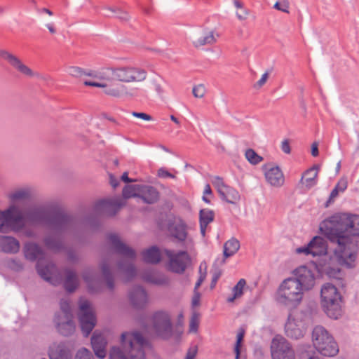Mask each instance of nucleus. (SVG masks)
<instances>
[{"label":"nucleus","instance_id":"f257e3e1","mask_svg":"<svg viewBox=\"0 0 359 359\" xmlns=\"http://www.w3.org/2000/svg\"><path fill=\"white\" fill-rule=\"evenodd\" d=\"M320 230L336 246L333 255L319 263L320 270L330 278H337L339 266L352 268L359 249V215L340 213L320 224Z\"/></svg>","mask_w":359,"mask_h":359},{"label":"nucleus","instance_id":"f03ea898","mask_svg":"<svg viewBox=\"0 0 359 359\" xmlns=\"http://www.w3.org/2000/svg\"><path fill=\"white\" fill-rule=\"evenodd\" d=\"M50 205L34 206L23 214L24 226L25 222L31 224H44L54 232L62 234L74 231L78 221L75 216L62 211L50 212Z\"/></svg>","mask_w":359,"mask_h":359},{"label":"nucleus","instance_id":"7ed1b4c3","mask_svg":"<svg viewBox=\"0 0 359 359\" xmlns=\"http://www.w3.org/2000/svg\"><path fill=\"white\" fill-rule=\"evenodd\" d=\"M107 81L111 85H118L121 88L118 95L113 97H133L135 93L124 83L140 84L144 82L148 76L147 72L141 67L135 66H107Z\"/></svg>","mask_w":359,"mask_h":359},{"label":"nucleus","instance_id":"20e7f679","mask_svg":"<svg viewBox=\"0 0 359 359\" xmlns=\"http://www.w3.org/2000/svg\"><path fill=\"white\" fill-rule=\"evenodd\" d=\"M122 348L114 346L109 352L110 359H128L126 355L131 359H144V348L149 346L147 339L139 332H126L121 336Z\"/></svg>","mask_w":359,"mask_h":359},{"label":"nucleus","instance_id":"39448f33","mask_svg":"<svg viewBox=\"0 0 359 359\" xmlns=\"http://www.w3.org/2000/svg\"><path fill=\"white\" fill-rule=\"evenodd\" d=\"M107 238L114 251L123 257L118 263V270L124 274L126 282L130 280L136 275V269L133 263L136 257L135 250L123 243L116 234H109Z\"/></svg>","mask_w":359,"mask_h":359},{"label":"nucleus","instance_id":"423d86ee","mask_svg":"<svg viewBox=\"0 0 359 359\" xmlns=\"http://www.w3.org/2000/svg\"><path fill=\"white\" fill-rule=\"evenodd\" d=\"M24 253L25 257L30 261L38 259L36 266L41 278L53 285L58 283V280L53 278V274L56 270L55 265L51 262L45 263L44 252L38 244L32 242L27 243L24 246Z\"/></svg>","mask_w":359,"mask_h":359},{"label":"nucleus","instance_id":"0eeeda50","mask_svg":"<svg viewBox=\"0 0 359 359\" xmlns=\"http://www.w3.org/2000/svg\"><path fill=\"white\" fill-rule=\"evenodd\" d=\"M342 297L338 289L329 283L322 285L320 290V305L326 315L338 319L342 314Z\"/></svg>","mask_w":359,"mask_h":359},{"label":"nucleus","instance_id":"6e6552de","mask_svg":"<svg viewBox=\"0 0 359 359\" xmlns=\"http://www.w3.org/2000/svg\"><path fill=\"white\" fill-rule=\"evenodd\" d=\"M297 285L291 278L285 279L276 292V302L285 307L296 309L301 304L304 294Z\"/></svg>","mask_w":359,"mask_h":359},{"label":"nucleus","instance_id":"1a4fd4ad","mask_svg":"<svg viewBox=\"0 0 359 359\" xmlns=\"http://www.w3.org/2000/svg\"><path fill=\"white\" fill-rule=\"evenodd\" d=\"M313 346L319 353L334 357L339 353V346L333 337L321 325L316 326L312 332Z\"/></svg>","mask_w":359,"mask_h":359},{"label":"nucleus","instance_id":"9d476101","mask_svg":"<svg viewBox=\"0 0 359 359\" xmlns=\"http://www.w3.org/2000/svg\"><path fill=\"white\" fill-rule=\"evenodd\" d=\"M150 324L158 337L168 340L172 336L173 325L168 311L159 310L153 313L150 317Z\"/></svg>","mask_w":359,"mask_h":359},{"label":"nucleus","instance_id":"9b49d317","mask_svg":"<svg viewBox=\"0 0 359 359\" xmlns=\"http://www.w3.org/2000/svg\"><path fill=\"white\" fill-rule=\"evenodd\" d=\"M24 228V217L21 210L12 205L7 210L0 211V231L7 233L9 230L20 231Z\"/></svg>","mask_w":359,"mask_h":359},{"label":"nucleus","instance_id":"f8f14e48","mask_svg":"<svg viewBox=\"0 0 359 359\" xmlns=\"http://www.w3.org/2000/svg\"><path fill=\"white\" fill-rule=\"evenodd\" d=\"M78 318L81 332L87 337L97 323V319L93 308L89 301L80 299L79 302Z\"/></svg>","mask_w":359,"mask_h":359},{"label":"nucleus","instance_id":"ddd939ff","mask_svg":"<svg viewBox=\"0 0 359 359\" xmlns=\"http://www.w3.org/2000/svg\"><path fill=\"white\" fill-rule=\"evenodd\" d=\"M306 327L302 319L301 313L297 311L290 312L285 325V333L287 337L299 339L304 337Z\"/></svg>","mask_w":359,"mask_h":359},{"label":"nucleus","instance_id":"4468645a","mask_svg":"<svg viewBox=\"0 0 359 359\" xmlns=\"http://www.w3.org/2000/svg\"><path fill=\"white\" fill-rule=\"evenodd\" d=\"M271 352L273 359H295L294 352L290 343L280 335L272 339Z\"/></svg>","mask_w":359,"mask_h":359},{"label":"nucleus","instance_id":"2eb2a0df","mask_svg":"<svg viewBox=\"0 0 359 359\" xmlns=\"http://www.w3.org/2000/svg\"><path fill=\"white\" fill-rule=\"evenodd\" d=\"M304 292L311 290L315 285V276L313 271L306 266H300L293 271L290 277Z\"/></svg>","mask_w":359,"mask_h":359},{"label":"nucleus","instance_id":"dca6fc26","mask_svg":"<svg viewBox=\"0 0 359 359\" xmlns=\"http://www.w3.org/2000/svg\"><path fill=\"white\" fill-rule=\"evenodd\" d=\"M164 252L169 258V270L179 274L184 273L190 262V257L187 252L181 251L175 254L170 250H165Z\"/></svg>","mask_w":359,"mask_h":359},{"label":"nucleus","instance_id":"f3484780","mask_svg":"<svg viewBox=\"0 0 359 359\" xmlns=\"http://www.w3.org/2000/svg\"><path fill=\"white\" fill-rule=\"evenodd\" d=\"M124 205L125 203L122 199H104L96 202L93 209L97 215L113 217Z\"/></svg>","mask_w":359,"mask_h":359},{"label":"nucleus","instance_id":"a211bd4d","mask_svg":"<svg viewBox=\"0 0 359 359\" xmlns=\"http://www.w3.org/2000/svg\"><path fill=\"white\" fill-rule=\"evenodd\" d=\"M0 56L20 74L29 77H36L37 79H43V76L41 74L33 72L15 55L6 50H0Z\"/></svg>","mask_w":359,"mask_h":359},{"label":"nucleus","instance_id":"6ab92c4d","mask_svg":"<svg viewBox=\"0 0 359 359\" xmlns=\"http://www.w3.org/2000/svg\"><path fill=\"white\" fill-rule=\"evenodd\" d=\"M296 252L299 254L311 255L313 257L326 255L327 252V241L321 236H314L306 246L298 248Z\"/></svg>","mask_w":359,"mask_h":359},{"label":"nucleus","instance_id":"aec40b11","mask_svg":"<svg viewBox=\"0 0 359 359\" xmlns=\"http://www.w3.org/2000/svg\"><path fill=\"white\" fill-rule=\"evenodd\" d=\"M262 169L264 172L265 179L271 186L280 188L284 185L285 177L278 165H264Z\"/></svg>","mask_w":359,"mask_h":359},{"label":"nucleus","instance_id":"412c9836","mask_svg":"<svg viewBox=\"0 0 359 359\" xmlns=\"http://www.w3.org/2000/svg\"><path fill=\"white\" fill-rule=\"evenodd\" d=\"M49 359H72L73 351L68 344L64 341H55L48 349Z\"/></svg>","mask_w":359,"mask_h":359},{"label":"nucleus","instance_id":"4be33fe9","mask_svg":"<svg viewBox=\"0 0 359 359\" xmlns=\"http://www.w3.org/2000/svg\"><path fill=\"white\" fill-rule=\"evenodd\" d=\"M191 43L195 48L212 45L217 41L213 31L200 29L194 32L191 36Z\"/></svg>","mask_w":359,"mask_h":359},{"label":"nucleus","instance_id":"5701e85b","mask_svg":"<svg viewBox=\"0 0 359 359\" xmlns=\"http://www.w3.org/2000/svg\"><path fill=\"white\" fill-rule=\"evenodd\" d=\"M53 322L57 331L64 337H69L75 332L76 325L73 317L62 318L55 316Z\"/></svg>","mask_w":359,"mask_h":359},{"label":"nucleus","instance_id":"b1692460","mask_svg":"<svg viewBox=\"0 0 359 359\" xmlns=\"http://www.w3.org/2000/svg\"><path fill=\"white\" fill-rule=\"evenodd\" d=\"M91 345L96 356L100 359L105 358L107 341L104 336L95 330L91 337Z\"/></svg>","mask_w":359,"mask_h":359},{"label":"nucleus","instance_id":"393cba45","mask_svg":"<svg viewBox=\"0 0 359 359\" xmlns=\"http://www.w3.org/2000/svg\"><path fill=\"white\" fill-rule=\"evenodd\" d=\"M137 197L142 199L145 203L153 204L158 201L159 192L152 186L140 185Z\"/></svg>","mask_w":359,"mask_h":359},{"label":"nucleus","instance_id":"a878e982","mask_svg":"<svg viewBox=\"0 0 359 359\" xmlns=\"http://www.w3.org/2000/svg\"><path fill=\"white\" fill-rule=\"evenodd\" d=\"M129 298L133 306L137 309L143 308L147 302L146 291L141 286H135L130 292Z\"/></svg>","mask_w":359,"mask_h":359},{"label":"nucleus","instance_id":"bb28decb","mask_svg":"<svg viewBox=\"0 0 359 359\" xmlns=\"http://www.w3.org/2000/svg\"><path fill=\"white\" fill-rule=\"evenodd\" d=\"M100 82H95V81H84V85L87 86H93L101 88L102 89L103 93L110 97H113V95H118L120 89L121 87L118 85H111L109 81L107 80H100Z\"/></svg>","mask_w":359,"mask_h":359},{"label":"nucleus","instance_id":"cd10ccee","mask_svg":"<svg viewBox=\"0 0 359 359\" xmlns=\"http://www.w3.org/2000/svg\"><path fill=\"white\" fill-rule=\"evenodd\" d=\"M171 236L180 241H184L187 237V225L181 219L175 220L169 226Z\"/></svg>","mask_w":359,"mask_h":359},{"label":"nucleus","instance_id":"c85d7f7f","mask_svg":"<svg viewBox=\"0 0 359 359\" xmlns=\"http://www.w3.org/2000/svg\"><path fill=\"white\" fill-rule=\"evenodd\" d=\"M82 277L87 283L90 292L96 293L101 291L100 283L97 280L96 273L93 269H86L83 272Z\"/></svg>","mask_w":359,"mask_h":359},{"label":"nucleus","instance_id":"c756f323","mask_svg":"<svg viewBox=\"0 0 359 359\" xmlns=\"http://www.w3.org/2000/svg\"><path fill=\"white\" fill-rule=\"evenodd\" d=\"M32 191L29 187L18 188L9 194L8 198L13 203L29 200L32 196Z\"/></svg>","mask_w":359,"mask_h":359},{"label":"nucleus","instance_id":"7c9ffc66","mask_svg":"<svg viewBox=\"0 0 359 359\" xmlns=\"http://www.w3.org/2000/svg\"><path fill=\"white\" fill-rule=\"evenodd\" d=\"M2 250L8 253H16L20 250V243L17 239L11 236H2L0 239Z\"/></svg>","mask_w":359,"mask_h":359},{"label":"nucleus","instance_id":"2f4dec72","mask_svg":"<svg viewBox=\"0 0 359 359\" xmlns=\"http://www.w3.org/2000/svg\"><path fill=\"white\" fill-rule=\"evenodd\" d=\"M109 264L110 261L109 259H104L100 264V269L107 289L113 291L114 289V278L110 270Z\"/></svg>","mask_w":359,"mask_h":359},{"label":"nucleus","instance_id":"473e14b6","mask_svg":"<svg viewBox=\"0 0 359 359\" xmlns=\"http://www.w3.org/2000/svg\"><path fill=\"white\" fill-rule=\"evenodd\" d=\"M319 168V165H314L312 168L304 172L300 182H302L304 180L306 188L310 189L316 184V179L318 176Z\"/></svg>","mask_w":359,"mask_h":359},{"label":"nucleus","instance_id":"72a5a7b5","mask_svg":"<svg viewBox=\"0 0 359 359\" xmlns=\"http://www.w3.org/2000/svg\"><path fill=\"white\" fill-rule=\"evenodd\" d=\"M66 278L64 281V287L68 292H73L79 285V278L75 271L66 269Z\"/></svg>","mask_w":359,"mask_h":359},{"label":"nucleus","instance_id":"f704fd0d","mask_svg":"<svg viewBox=\"0 0 359 359\" xmlns=\"http://www.w3.org/2000/svg\"><path fill=\"white\" fill-rule=\"evenodd\" d=\"M143 259L145 262L156 264L161 261V253L156 246H151L142 252Z\"/></svg>","mask_w":359,"mask_h":359},{"label":"nucleus","instance_id":"c9c22d12","mask_svg":"<svg viewBox=\"0 0 359 359\" xmlns=\"http://www.w3.org/2000/svg\"><path fill=\"white\" fill-rule=\"evenodd\" d=\"M142 278L144 281L157 285H164L168 284V279L166 276L156 273H145Z\"/></svg>","mask_w":359,"mask_h":359},{"label":"nucleus","instance_id":"e433bc0d","mask_svg":"<svg viewBox=\"0 0 359 359\" xmlns=\"http://www.w3.org/2000/svg\"><path fill=\"white\" fill-rule=\"evenodd\" d=\"M222 192L223 193H219L220 198L228 203L234 204L240 198L238 192L233 188L227 185Z\"/></svg>","mask_w":359,"mask_h":359},{"label":"nucleus","instance_id":"4c0bfd02","mask_svg":"<svg viewBox=\"0 0 359 359\" xmlns=\"http://www.w3.org/2000/svg\"><path fill=\"white\" fill-rule=\"evenodd\" d=\"M223 254L225 258L233 256L240 248V243L238 239L231 238L224 244Z\"/></svg>","mask_w":359,"mask_h":359},{"label":"nucleus","instance_id":"58836bf2","mask_svg":"<svg viewBox=\"0 0 359 359\" xmlns=\"http://www.w3.org/2000/svg\"><path fill=\"white\" fill-rule=\"evenodd\" d=\"M44 244L48 249L55 252H58L64 248L62 241L52 236H48L44 238Z\"/></svg>","mask_w":359,"mask_h":359},{"label":"nucleus","instance_id":"ea45409f","mask_svg":"<svg viewBox=\"0 0 359 359\" xmlns=\"http://www.w3.org/2000/svg\"><path fill=\"white\" fill-rule=\"evenodd\" d=\"M153 86L156 95L161 99H163L168 86L167 83L163 79L159 78L153 81Z\"/></svg>","mask_w":359,"mask_h":359},{"label":"nucleus","instance_id":"a19ab883","mask_svg":"<svg viewBox=\"0 0 359 359\" xmlns=\"http://www.w3.org/2000/svg\"><path fill=\"white\" fill-rule=\"evenodd\" d=\"M246 285V280L241 278L238 280L237 284L233 287V296L227 299L228 302H233L236 298L241 297L243 294V289Z\"/></svg>","mask_w":359,"mask_h":359},{"label":"nucleus","instance_id":"79ce46f5","mask_svg":"<svg viewBox=\"0 0 359 359\" xmlns=\"http://www.w3.org/2000/svg\"><path fill=\"white\" fill-rule=\"evenodd\" d=\"M107 66L103 67L99 69L97 71L91 69H84L83 76H90L92 78L97 79L99 80H107Z\"/></svg>","mask_w":359,"mask_h":359},{"label":"nucleus","instance_id":"37998d69","mask_svg":"<svg viewBox=\"0 0 359 359\" xmlns=\"http://www.w3.org/2000/svg\"><path fill=\"white\" fill-rule=\"evenodd\" d=\"M214 220V212L210 209H202L199 212L200 224L208 225Z\"/></svg>","mask_w":359,"mask_h":359},{"label":"nucleus","instance_id":"c03bdc74","mask_svg":"<svg viewBox=\"0 0 359 359\" xmlns=\"http://www.w3.org/2000/svg\"><path fill=\"white\" fill-rule=\"evenodd\" d=\"M60 311L57 312L55 316L62 318L73 317L69 303L67 299H61L60 302Z\"/></svg>","mask_w":359,"mask_h":359},{"label":"nucleus","instance_id":"a18cd8bd","mask_svg":"<svg viewBox=\"0 0 359 359\" xmlns=\"http://www.w3.org/2000/svg\"><path fill=\"white\" fill-rule=\"evenodd\" d=\"M299 359H320L318 354L311 349L310 346L303 347L299 355Z\"/></svg>","mask_w":359,"mask_h":359},{"label":"nucleus","instance_id":"49530a36","mask_svg":"<svg viewBox=\"0 0 359 359\" xmlns=\"http://www.w3.org/2000/svg\"><path fill=\"white\" fill-rule=\"evenodd\" d=\"M245 156L252 165H257L263 161V157L258 155L252 149H247L245 153Z\"/></svg>","mask_w":359,"mask_h":359},{"label":"nucleus","instance_id":"de8ad7c7","mask_svg":"<svg viewBox=\"0 0 359 359\" xmlns=\"http://www.w3.org/2000/svg\"><path fill=\"white\" fill-rule=\"evenodd\" d=\"M140 185H126L123 189L122 194L125 198H129L131 197H137L136 190L139 191V187Z\"/></svg>","mask_w":359,"mask_h":359},{"label":"nucleus","instance_id":"09e8293b","mask_svg":"<svg viewBox=\"0 0 359 359\" xmlns=\"http://www.w3.org/2000/svg\"><path fill=\"white\" fill-rule=\"evenodd\" d=\"M74 359H95V358L88 349L83 347L77 351Z\"/></svg>","mask_w":359,"mask_h":359},{"label":"nucleus","instance_id":"8fccbe9b","mask_svg":"<svg viewBox=\"0 0 359 359\" xmlns=\"http://www.w3.org/2000/svg\"><path fill=\"white\" fill-rule=\"evenodd\" d=\"M206 92L205 87L203 84H198L193 87L192 93L196 98H202Z\"/></svg>","mask_w":359,"mask_h":359},{"label":"nucleus","instance_id":"3c124183","mask_svg":"<svg viewBox=\"0 0 359 359\" xmlns=\"http://www.w3.org/2000/svg\"><path fill=\"white\" fill-rule=\"evenodd\" d=\"M269 77V72H265L261 76V78L252 85V88L255 90L261 89L267 82Z\"/></svg>","mask_w":359,"mask_h":359},{"label":"nucleus","instance_id":"603ef678","mask_svg":"<svg viewBox=\"0 0 359 359\" xmlns=\"http://www.w3.org/2000/svg\"><path fill=\"white\" fill-rule=\"evenodd\" d=\"M273 8L278 11L288 13H289V2L287 0H282L280 2L276 1Z\"/></svg>","mask_w":359,"mask_h":359},{"label":"nucleus","instance_id":"864d4df0","mask_svg":"<svg viewBox=\"0 0 359 359\" xmlns=\"http://www.w3.org/2000/svg\"><path fill=\"white\" fill-rule=\"evenodd\" d=\"M198 327V316L197 313H194L189 322V331L190 332L196 333Z\"/></svg>","mask_w":359,"mask_h":359},{"label":"nucleus","instance_id":"5fc2aeb1","mask_svg":"<svg viewBox=\"0 0 359 359\" xmlns=\"http://www.w3.org/2000/svg\"><path fill=\"white\" fill-rule=\"evenodd\" d=\"M205 267H204V271H202V264H201L199 267V278L197 280V282L195 284L194 287V291H197L198 288L201 286V285L203 283V282L205 280L206 278V264L204 263Z\"/></svg>","mask_w":359,"mask_h":359},{"label":"nucleus","instance_id":"6e6d98bb","mask_svg":"<svg viewBox=\"0 0 359 359\" xmlns=\"http://www.w3.org/2000/svg\"><path fill=\"white\" fill-rule=\"evenodd\" d=\"M212 184L217 189L218 193H223L222 191L225 189L226 184L224 183L222 177L215 176L212 180Z\"/></svg>","mask_w":359,"mask_h":359},{"label":"nucleus","instance_id":"4d7b16f0","mask_svg":"<svg viewBox=\"0 0 359 359\" xmlns=\"http://www.w3.org/2000/svg\"><path fill=\"white\" fill-rule=\"evenodd\" d=\"M115 17L122 22H128L130 20L129 13L120 8H117V12L115 14Z\"/></svg>","mask_w":359,"mask_h":359},{"label":"nucleus","instance_id":"13d9d810","mask_svg":"<svg viewBox=\"0 0 359 359\" xmlns=\"http://www.w3.org/2000/svg\"><path fill=\"white\" fill-rule=\"evenodd\" d=\"M84 69L72 66L69 68V74L74 77H81L83 76Z\"/></svg>","mask_w":359,"mask_h":359},{"label":"nucleus","instance_id":"bf43d9fd","mask_svg":"<svg viewBox=\"0 0 359 359\" xmlns=\"http://www.w3.org/2000/svg\"><path fill=\"white\" fill-rule=\"evenodd\" d=\"M348 186V179L346 177H341L336 184L335 187L341 192L344 191Z\"/></svg>","mask_w":359,"mask_h":359},{"label":"nucleus","instance_id":"052dcab7","mask_svg":"<svg viewBox=\"0 0 359 359\" xmlns=\"http://www.w3.org/2000/svg\"><path fill=\"white\" fill-rule=\"evenodd\" d=\"M41 22L45 27H46L48 29L50 34H54L56 33V28L54 25V23L50 20H47L45 19H42L41 20Z\"/></svg>","mask_w":359,"mask_h":359},{"label":"nucleus","instance_id":"680f3d73","mask_svg":"<svg viewBox=\"0 0 359 359\" xmlns=\"http://www.w3.org/2000/svg\"><path fill=\"white\" fill-rule=\"evenodd\" d=\"M131 114L133 116L137 118H140L145 121H153V117L151 115L144 113V112L133 111Z\"/></svg>","mask_w":359,"mask_h":359},{"label":"nucleus","instance_id":"e2e57ef3","mask_svg":"<svg viewBox=\"0 0 359 359\" xmlns=\"http://www.w3.org/2000/svg\"><path fill=\"white\" fill-rule=\"evenodd\" d=\"M158 176L161 178H166V177H170L172 179L176 178L175 175H172V173L169 172L168 170H166L164 168H161L158 170Z\"/></svg>","mask_w":359,"mask_h":359},{"label":"nucleus","instance_id":"0e129e2a","mask_svg":"<svg viewBox=\"0 0 359 359\" xmlns=\"http://www.w3.org/2000/svg\"><path fill=\"white\" fill-rule=\"evenodd\" d=\"M280 148L283 152H284L286 154H290L291 153V148L289 140H283L280 143Z\"/></svg>","mask_w":359,"mask_h":359},{"label":"nucleus","instance_id":"69168bd1","mask_svg":"<svg viewBox=\"0 0 359 359\" xmlns=\"http://www.w3.org/2000/svg\"><path fill=\"white\" fill-rule=\"evenodd\" d=\"M220 276H221V271L219 270H216L213 273L212 277V280L210 283V289L215 288L216 283H217L218 279L219 278Z\"/></svg>","mask_w":359,"mask_h":359},{"label":"nucleus","instance_id":"338daca9","mask_svg":"<svg viewBox=\"0 0 359 359\" xmlns=\"http://www.w3.org/2000/svg\"><path fill=\"white\" fill-rule=\"evenodd\" d=\"M249 15V11L247 9H241L240 12L236 13V17L240 20H245Z\"/></svg>","mask_w":359,"mask_h":359},{"label":"nucleus","instance_id":"774afa93","mask_svg":"<svg viewBox=\"0 0 359 359\" xmlns=\"http://www.w3.org/2000/svg\"><path fill=\"white\" fill-rule=\"evenodd\" d=\"M339 191L334 187V188L332 190L328 201L326 203V207L328 206V204L333 202L334 199L338 196Z\"/></svg>","mask_w":359,"mask_h":359}]
</instances>
